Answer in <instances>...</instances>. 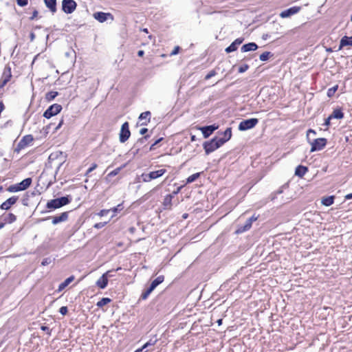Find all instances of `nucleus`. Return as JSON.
Here are the masks:
<instances>
[{
	"instance_id": "nucleus-1",
	"label": "nucleus",
	"mask_w": 352,
	"mask_h": 352,
	"mask_svg": "<svg viewBox=\"0 0 352 352\" xmlns=\"http://www.w3.org/2000/svg\"><path fill=\"white\" fill-rule=\"evenodd\" d=\"M71 201L72 198L69 196L51 199L47 202L46 208L50 210L57 209L69 204Z\"/></svg>"
},
{
	"instance_id": "nucleus-2",
	"label": "nucleus",
	"mask_w": 352,
	"mask_h": 352,
	"mask_svg": "<svg viewBox=\"0 0 352 352\" xmlns=\"http://www.w3.org/2000/svg\"><path fill=\"white\" fill-rule=\"evenodd\" d=\"M222 142L220 141L217 137L213 138L210 141L204 142L203 147L206 155L216 151L217 148L222 146Z\"/></svg>"
},
{
	"instance_id": "nucleus-3",
	"label": "nucleus",
	"mask_w": 352,
	"mask_h": 352,
	"mask_svg": "<svg viewBox=\"0 0 352 352\" xmlns=\"http://www.w3.org/2000/svg\"><path fill=\"white\" fill-rule=\"evenodd\" d=\"M166 173V169H160L155 171H151L148 173H142L141 175V178L143 182H150L153 179H157L162 177L164 174Z\"/></svg>"
},
{
	"instance_id": "nucleus-4",
	"label": "nucleus",
	"mask_w": 352,
	"mask_h": 352,
	"mask_svg": "<svg viewBox=\"0 0 352 352\" xmlns=\"http://www.w3.org/2000/svg\"><path fill=\"white\" fill-rule=\"evenodd\" d=\"M311 146V152H315L318 151H321L324 146H326L327 143V140L326 138H316L313 140H309L308 142Z\"/></svg>"
},
{
	"instance_id": "nucleus-5",
	"label": "nucleus",
	"mask_w": 352,
	"mask_h": 352,
	"mask_svg": "<svg viewBox=\"0 0 352 352\" xmlns=\"http://www.w3.org/2000/svg\"><path fill=\"white\" fill-rule=\"evenodd\" d=\"M258 123L257 118H250L241 121L239 124V130L241 131H247L254 128Z\"/></svg>"
},
{
	"instance_id": "nucleus-6",
	"label": "nucleus",
	"mask_w": 352,
	"mask_h": 352,
	"mask_svg": "<svg viewBox=\"0 0 352 352\" xmlns=\"http://www.w3.org/2000/svg\"><path fill=\"white\" fill-rule=\"evenodd\" d=\"M62 10L66 14H72L76 9L77 3L74 0H63Z\"/></svg>"
},
{
	"instance_id": "nucleus-7",
	"label": "nucleus",
	"mask_w": 352,
	"mask_h": 352,
	"mask_svg": "<svg viewBox=\"0 0 352 352\" xmlns=\"http://www.w3.org/2000/svg\"><path fill=\"white\" fill-rule=\"evenodd\" d=\"M62 110V106L59 104H53L50 106L43 113V116L46 118H50L57 115Z\"/></svg>"
},
{
	"instance_id": "nucleus-8",
	"label": "nucleus",
	"mask_w": 352,
	"mask_h": 352,
	"mask_svg": "<svg viewBox=\"0 0 352 352\" xmlns=\"http://www.w3.org/2000/svg\"><path fill=\"white\" fill-rule=\"evenodd\" d=\"M131 132L129 130V124L128 122L122 124L119 134V139L121 143L125 142L130 137Z\"/></svg>"
},
{
	"instance_id": "nucleus-9",
	"label": "nucleus",
	"mask_w": 352,
	"mask_h": 352,
	"mask_svg": "<svg viewBox=\"0 0 352 352\" xmlns=\"http://www.w3.org/2000/svg\"><path fill=\"white\" fill-rule=\"evenodd\" d=\"M33 140L34 138L32 135H26L23 136L16 145V147L14 148V152L19 153L22 149H23L28 144H30Z\"/></svg>"
},
{
	"instance_id": "nucleus-10",
	"label": "nucleus",
	"mask_w": 352,
	"mask_h": 352,
	"mask_svg": "<svg viewBox=\"0 0 352 352\" xmlns=\"http://www.w3.org/2000/svg\"><path fill=\"white\" fill-rule=\"evenodd\" d=\"M93 17L100 23H104L110 19L113 21V16L109 12H96L93 14Z\"/></svg>"
},
{
	"instance_id": "nucleus-11",
	"label": "nucleus",
	"mask_w": 352,
	"mask_h": 352,
	"mask_svg": "<svg viewBox=\"0 0 352 352\" xmlns=\"http://www.w3.org/2000/svg\"><path fill=\"white\" fill-rule=\"evenodd\" d=\"M111 270H109L103 274L96 281V285L100 289H104L108 284V278L111 276Z\"/></svg>"
},
{
	"instance_id": "nucleus-12",
	"label": "nucleus",
	"mask_w": 352,
	"mask_h": 352,
	"mask_svg": "<svg viewBox=\"0 0 352 352\" xmlns=\"http://www.w3.org/2000/svg\"><path fill=\"white\" fill-rule=\"evenodd\" d=\"M219 128V125L212 124L209 126H201L199 130L201 131L204 138H208L212 133Z\"/></svg>"
},
{
	"instance_id": "nucleus-13",
	"label": "nucleus",
	"mask_w": 352,
	"mask_h": 352,
	"mask_svg": "<svg viewBox=\"0 0 352 352\" xmlns=\"http://www.w3.org/2000/svg\"><path fill=\"white\" fill-rule=\"evenodd\" d=\"M300 10L301 8L300 6H294L282 11L280 13V16L283 19L288 18L294 14H297L298 12H300Z\"/></svg>"
},
{
	"instance_id": "nucleus-14",
	"label": "nucleus",
	"mask_w": 352,
	"mask_h": 352,
	"mask_svg": "<svg viewBox=\"0 0 352 352\" xmlns=\"http://www.w3.org/2000/svg\"><path fill=\"white\" fill-rule=\"evenodd\" d=\"M257 219H258L257 216H255V215L252 216L250 218L247 219V221H245L244 226L240 227L236 230V233H242V232H244L248 231V230H250V228L252 227V223L254 221H256Z\"/></svg>"
},
{
	"instance_id": "nucleus-15",
	"label": "nucleus",
	"mask_w": 352,
	"mask_h": 352,
	"mask_svg": "<svg viewBox=\"0 0 352 352\" xmlns=\"http://www.w3.org/2000/svg\"><path fill=\"white\" fill-rule=\"evenodd\" d=\"M17 200L18 197L12 196L8 198L7 200H6L4 202H3L0 206V208L1 210H8L11 208L12 206L16 204Z\"/></svg>"
},
{
	"instance_id": "nucleus-16",
	"label": "nucleus",
	"mask_w": 352,
	"mask_h": 352,
	"mask_svg": "<svg viewBox=\"0 0 352 352\" xmlns=\"http://www.w3.org/2000/svg\"><path fill=\"white\" fill-rule=\"evenodd\" d=\"M178 191H174L173 194H170L166 195L163 201V207L164 210H170L172 207V199L175 195H177Z\"/></svg>"
},
{
	"instance_id": "nucleus-17",
	"label": "nucleus",
	"mask_w": 352,
	"mask_h": 352,
	"mask_svg": "<svg viewBox=\"0 0 352 352\" xmlns=\"http://www.w3.org/2000/svg\"><path fill=\"white\" fill-rule=\"evenodd\" d=\"M243 41V38H238L235 41H234L228 47H227L225 51L227 53H231L237 50L238 46L240 45Z\"/></svg>"
},
{
	"instance_id": "nucleus-18",
	"label": "nucleus",
	"mask_w": 352,
	"mask_h": 352,
	"mask_svg": "<svg viewBox=\"0 0 352 352\" xmlns=\"http://www.w3.org/2000/svg\"><path fill=\"white\" fill-rule=\"evenodd\" d=\"M69 212H64L59 216H55L52 217V224L56 225L59 223L66 221L68 219Z\"/></svg>"
},
{
	"instance_id": "nucleus-19",
	"label": "nucleus",
	"mask_w": 352,
	"mask_h": 352,
	"mask_svg": "<svg viewBox=\"0 0 352 352\" xmlns=\"http://www.w3.org/2000/svg\"><path fill=\"white\" fill-rule=\"evenodd\" d=\"M44 3L52 14L56 12V0H44Z\"/></svg>"
},
{
	"instance_id": "nucleus-20",
	"label": "nucleus",
	"mask_w": 352,
	"mask_h": 352,
	"mask_svg": "<svg viewBox=\"0 0 352 352\" xmlns=\"http://www.w3.org/2000/svg\"><path fill=\"white\" fill-rule=\"evenodd\" d=\"M258 49V45L255 43H248L247 44L243 45L241 50L243 52H247L250 51H255Z\"/></svg>"
},
{
	"instance_id": "nucleus-21",
	"label": "nucleus",
	"mask_w": 352,
	"mask_h": 352,
	"mask_svg": "<svg viewBox=\"0 0 352 352\" xmlns=\"http://www.w3.org/2000/svg\"><path fill=\"white\" fill-rule=\"evenodd\" d=\"M345 46H352V36H344L341 38L339 50L342 49L343 47Z\"/></svg>"
},
{
	"instance_id": "nucleus-22",
	"label": "nucleus",
	"mask_w": 352,
	"mask_h": 352,
	"mask_svg": "<svg viewBox=\"0 0 352 352\" xmlns=\"http://www.w3.org/2000/svg\"><path fill=\"white\" fill-rule=\"evenodd\" d=\"M32 182V178L28 177V178L23 179L21 182L18 183L17 186L19 188L21 191L27 189L31 185Z\"/></svg>"
},
{
	"instance_id": "nucleus-23",
	"label": "nucleus",
	"mask_w": 352,
	"mask_h": 352,
	"mask_svg": "<svg viewBox=\"0 0 352 352\" xmlns=\"http://www.w3.org/2000/svg\"><path fill=\"white\" fill-rule=\"evenodd\" d=\"M223 135V138H218L220 141L222 142V144L223 145L226 142H228L232 137V129L227 128L226 131L222 133Z\"/></svg>"
},
{
	"instance_id": "nucleus-24",
	"label": "nucleus",
	"mask_w": 352,
	"mask_h": 352,
	"mask_svg": "<svg viewBox=\"0 0 352 352\" xmlns=\"http://www.w3.org/2000/svg\"><path fill=\"white\" fill-rule=\"evenodd\" d=\"M1 219L5 223H12L16 220V217L12 213H8L2 215Z\"/></svg>"
},
{
	"instance_id": "nucleus-25",
	"label": "nucleus",
	"mask_w": 352,
	"mask_h": 352,
	"mask_svg": "<svg viewBox=\"0 0 352 352\" xmlns=\"http://www.w3.org/2000/svg\"><path fill=\"white\" fill-rule=\"evenodd\" d=\"M308 171V168L306 166L298 165L295 170V175L299 177H302Z\"/></svg>"
},
{
	"instance_id": "nucleus-26",
	"label": "nucleus",
	"mask_w": 352,
	"mask_h": 352,
	"mask_svg": "<svg viewBox=\"0 0 352 352\" xmlns=\"http://www.w3.org/2000/svg\"><path fill=\"white\" fill-rule=\"evenodd\" d=\"M164 276L160 275L151 282L148 287L151 288V289L153 291L160 284H161L164 281Z\"/></svg>"
},
{
	"instance_id": "nucleus-27",
	"label": "nucleus",
	"mask_w": 352,
	"mask_h": 352,
	"mask_svg": "<svg viewBox=\"0 0 352 352\" xmlns=\"http://www.w3.org/2000/svg\"><path fill=\"white\" fill-rule=\"evenodd\" d=\"M150 116H151V112L148 111L142 113L139 116V120L140 121L144 120L145 121L143 122L141 124L142 125L147 124V123L149 122V121H150Z\"/></svg>"
},
{
	"instance_id": "nucleus-28",
	"label": "nucleus",
	"mask_w": 352,
	"mask_h": 352,
	"mask_svg": "<svg viewBox=\"0 0 352 352\" xmlns=\"http://www.w3.org/2000/svg\"><path fill=\"white\" fill-rule=\"evenodd\" d=\"M74 280V276H71L66 278L63 283H61L59 286L58 291L61 292L63 290L69 283H71Z\"/></svg>"
},
{
	"instance_id": "nucleus-29",
	"label": "nucleus",
	"mask_w": 352,
	"mask_h": 352,
	"mask_svg": "<svg viewBox=\"0 0 352 352\" xmlns=\"http://www.w3.org/2000/svg\"><path fill=\"white\" fill-rule=\"evenodd\" d=\"M330 118L342 119L344 118V113L340 109H334L332 113L329 116Z\"/></svg>"
},
{
	"instance_id": "nucleus-30",
	"label": "nucleus",
	"mask_w": 352,
	"mask_h": 352,
	"mask_svg": "<svg viewBox=\"0 0 352 352\" xmlns=\"http://www.w3.org/2000/svg\"><path fill=\"white\" fill-rule=\"evenodd\" d=\"M11 76H12L11 68L9 66H6L4 68L1 79L6 80V82H8L10 80Z\"/></svg>"
},
{
	"instance_id": "nucleus-31",
	"label": "nucleus",
	"mask_w": 352,
	"mask_h": 352,
	"mask_svg": "<svg viewBox=\"0 0 352 352\" xmlns=\"http://www.w3.org/2000/svg\"><path fill=\"white\" fill-rule=\"evenodd\" d=\"M334 201V196H329L327 197H324L322 199V204L325 206H330L333 204Z\"/></svg>"
},
{
	"instance_id": "nucleus-32",
	"label": "nucleus",
	"mask_w": 352,
	"mask_h": 352,
	"mask_svg": "<svg viewBox=\"0 0 352 352\" xmlns=\"http://www.w3.org/2000/svg\"><path fill=\"white\" fill-rule=\"evenodd\" d=\"M149 138V135H145L142 138H139L137 142H135V144H134L133 146V148H137V152L139 151V146H140V144H144L146 140L147 139Z\"/></svg>"
},
{
	"instance_id": "nucleus-33",
	"label": "nucleus",
	"mask_w": 352,
	"mask_h": 352,
	"mask_svg": "<svg viewBox=\"0 0 352 352\" xmlns=\"http://www.w3.org/2000/svg\"><path fill=\"white\" fill-rule=\"evenodd\" d=\"M58 93L57 91H50L46 94L45 98L48 101H51L54 100L57 96Z\"/></svg>"
},
{
	"instance_id": "nucleus-34",
	"label": "nucleus",
	"mask_w": 352,
	"mask_h": 352,
	"mask_svg": "<svg viewBox=\"0 0 352 352\" xmlns=\"http://www.w3.org/2000/svg\"><path fill=\"white\" fill-rule=\"evenodd\" d=\"M111 302V299L109 298H102L100 300H99L96 305L98 307H102L103 306H104L105 305L108 304L109 302Z\"/></svg>"
},
{
	"instance_id": "nucleus-35",
	"label": "nucleus",
	"mask_w": 352,
	"mask_h": 352,
	"mask_svg": "<svg viewBox=\"0 0 352 352\" xmlns=\"http://www.w3.org/2000/svg\"><path fill=\"white\" fill-rule=\"evenodd\" d=\"M121 169H122L121 167H118V168L114 169L113 170H112L111 172H110L106 177V179H108L109 177H112L117 175L120 172Z\"/></svg>"
},
{
	"instance_id": "nucleus-36",
	"label": "nucleus",
	"mask_w": 352,
	"mask_h": 352,
	"mask_svg": "<svg viewBox=\"0 0 352 352\" xmlns=\"http://www.w3.org/2000/svg\"><path fill=\"white\" fill-rule=\"evenodd\" d=\"M272 56L271 52H265L263 54H261L259 56V59L261 61H266L269 59L270 56Z\"/></svg>"
},
{
	"instance_id": "nucleus-37",
	"label": "nucleus",
	"mask_w": 352,
	"mask_h": 352,
	"mask_svg": "<svg viewBox=\"0 0 352 352\" xmlns=\"http://www.w3.org/2000/svg\"><path fill=\"white\" fill-rule=\"evenodd\" d=\"M200 173H195V174H192V175L189 176L188 178H187V183H192L193 182H195L199 176H200Z\"/></svg>"
},
{
	"instance_id": "nucleus-38",
	"label": "nucleus",
	"mask_w": 352,
	"mask_h": 352,
	"mask_svg": "<svg viewBox=\"0 0 352 352\" xmlns=\"http://www.w3.org/2000/svg\"><path fill=\"white\" fill-rule=\"evenodd\" d=\"M7 190L10 192H19V191H21L19 188L17 186V184H14V185H11L8 188H7Z\"/></svg>"
},
{
	"instance_id": "nucleus-39",
	"label": "nucleus",
	"mask_w": 352,
	"mask_h": 352,
	"mask_svg": "<svg viewBox=\"0 0 352 352\" xmlns=\"http://www.w3.org/2000/svg\"><path fill=\"white\" fill-rule=\"evenodd\" d=\"M153 292V290L151 289V288H148L146 291H144L142 295H141V298L142 300H146L148 296L150 295V294Z\"/></svg>"
},
{
	"instance_id": "nucleus-40",
	"label": "nucleus",
	"mask_w": 352,
	"mask_h": 352,
	"mask_svg": "<svg viewBox=\"0 0 352 352\" xmlns=\"http://www.w3.org/2000/svg\"><path fill=\"white\" fill-rule=\"evenodd\" d=\"M338 86L336 85L331 88H329L327 91V96L329 97H332L334 95V94L336 93V91L338 90Z\"/></svg>"
},
{
	"instance_id": "nucleus-41",
	"label": "nucleus",
	"mask_w": 352,
	"mask_h": 352,
	"mask_svg": "<svg viewBox=\"0 0 352 352\" xmlns=\"http://www.w3.org/2000/svg\"><path fill=\"white\" fill-rule=\"evenodd\" d=\"M157 342V340H152L151 339L149 341H148L146 343H145L142 346V349H146L150 346H153Z\"/></svg>"
},
{
	"instance_id": "nucleus-42",
	"label": "nucleus",
	"mask_w": 352,
	"mask_h": 352,
	"mask_svg": "<svg viewBox=\"0 0 352 352\" xmlns=\"http://www.w3.org/2000/svg\"><path fill=\"white\" fill-rule=\"evenodd\" d=\"M249 69V65L247 64L243 65L239 67V72L243 73Z\"/></svg>"
},
{
	"instance_id": "nucleus-43",
	"label": "nucleus",
	"mask_w": 352,
	"mask_h": 352,
	"mask_svg": "<svg viewBox=\"0 0 352 352\" xmlns=\"http://www.w3.org/2000/svg\"><path fill=\"white\" fill-rule=\"evenodd\" d=\"M216 74V71L214 69H212L205 76V80H208L210 78L214 76Z\"/></svg>"
},
{
	"instance_id": "nucleus-44",
	"label": "nucleus",
	"mask_w": 352,
	"mask_h": 352,
	"mask_svg": "<svg viewBox=\"0 0 352 352\" xmlns=\"http://www.w3.org/2000/svg\"><path fill=\"white\" fill-rule=\"evenodd\" d=\"M97 166H98L96 164H93L87 170L85 175L88 176L90 173H91L94 170H95L97 168Z\"/></svg>"
},
{
	"instance_id": "nucleus-45",
	"label": "nucleus",
	"mask_w": 352,
	"mask_h": 352,
	"mask_svg": "<svg viewBox=\"0 0 352 352\" xmlns=\"http://www.w3.org/2000/svg\"><path fill=\"white\" fill-rule=\"evenodd\" d=\"M67 311H68V309H67V307H65V306H63V307H61L60 308V309H59V312H60V314H62V315H63V316L66 315V314H67Z\"/></svg>"
},
{
	"instance_id": "nucleus-46",
	"label": "nucleus",
	"mask_w": 352,
	"mask_h": 352,
	"mask_svg": "<svg viewBox=\"0 0 352 352\" xmlns=\"http://www.w3.org/2000/svg\"><path fill=\"white\" fill-rule=\"evenodd\" d=\"M51 262H52V259L50 258H45L42 261L41 265L43 266H45V265L50 264Z\"/></svg>"
},
{
	"instance_id": "nucleus-47",
	"label": "nucleus",
	"mask_w": 352,
	"mask_h": 352,
	"mask_svg": "<svg viewBox=\"0 0 352 352\" xmlns=\"http://www.w3.org/2000/svg\"><path fill=\"white\" fill-rule=\"evenodd\" d=\"M123 209V206L122 204H118L116 207L111 208V211L113 212H117L118 211H120Z\"/></svg>"
},
{
	"instance_id": "nucleus-48",
	"label": "nucleus",
	"mask_w": 352,
	"mask_h": 352,
	"mask_svg": "<svg viewBox=\"0 0 352 352\" xmlns=\"http://www.w3.org/2000/svg\"><path fill=\"white\" fill-rule=\"evenodd\" d=\"M107 223V222H100V223H97L94 225V228H97V229H100L102 228H103L106 224Z\"/></svg>"
},
{
	"instance_id": "nucleus-49",
	"label": "nucleus",
	"mask_w": 352,
	"mask_h": 352,
	"mask_svg": "<svg viewBox=\"0 0 352 352\" xmlns=\"http://www.w3.org/2000/svg\"><path fill=\"white\" fill-rule=\"evenodd\" d=\"M16 3L19 6H25L28 4V0H16Z\"/></svg>"
},
{
	"instance_id": "nucleus-50",
	"label": "nucleus",
	"mask_w": 352,
	"mask_h": 352,
	"mask_svg": "<svg viewBox=\"0 0 352 352\" xmlns=\"http://www.w3.org/2000/svg\"><path fill=\"white\" fill-rule=\"evenodd\" d=\"M111 211V210H110V209L109 210H102L98 213V215H100V217H103V216L107 215Z\"/></svg>"
},
{
	"instance_id": "nucleus-51",
	"label": "nucleus",
	"mask_w": 352,
	"mask_h": 352,
	"mask_svg": "<svg viewBox=\"0 0 352 352\" xmlns=\"http://www.w3.org/2000/svg\"><path fill=\"white\" fill-rule=\"evenodd\" d=\"M331 120L332 119L330 118V116L325 119L324 122L322 125L326 127V129H327L328 127L329 126Z\"/></svg>"
},
{
	"instance_id": "nucleus-52",
	"label": "nucleus",
	"mask_w": 352,
	"mask_h": 352,
	"mask_svg": "<svg viewBox=\"0 0 352 352\" xmlns=\"http://www.w3.org/2000/svg\"><path fill=\"white\" fill-rule=\"evenodd\" d=\"M162 138H159L158 140H157L153 144H151V146H150V151H153L155 149V146L159 143L162 140Z\"/></svg>"
},
{
	"instance_id": "nucleus-53",
	"label": "nucleus",
	"mask_w": 352,
	"mask_h": 352,
	"mask_svg": "<svg viewBox=\"0 0 352 352\" xmlns=\"http://www.w3.org/2000/svg\"><path fill=\"white\" fill-rule=\"evenodd\" d=\"M41 329L43 331H46L48 335H51L52 330L47 326H41Z\"/></svg>"
},
{
	"instance_id": "nucleus-54",
	"label": "nucleus",
	"mask_w": 352,
	"mask_h": 352,
	"mask_svg": "<svg viewBox=\"0 0 352 352\" xmlns=\"http://www.w3.org/2000/svg\"><path fill=\"white\" fill-rule=\"evenodd\" d=\"M63 124V119H61L59 121V123L56 126H54V133L56 132L61 127Z\"/></svg>"
},
{
	"instance_id": "nucleus-55",
	"label": "nucleus",
	"mask_w": 352,
	"mask_h": 352,
	"mask_svg": "<svg viewBox=\"0 0 352 352\" xmlns=\"http://www.w3.org/2000/svg\"><path fill=\"white\" fill-rule=\"evenodd\" d=\"M310 134L316 135V132L314 129H311L307 131V139L308 142H309V140H310V138H309Z\"/></svg>"
},
{
	"instance_id": "nucleus-56",
	"label": "nucleus",
	"mask_w": 352,
	"mask_h": 352,
	"mask_svg": "<svg viewBox=\"0 0 352 352\" xmlns=\"http://www.w3.org/2000/svg\"><path fill=\"white\" fill-rule=\"evenodd\" d=\"M38 16V11L36 10H34L32 12V15L30 17V19L31 21L34 20Z\"/></svg>"
},
{
	"instance_id": "nucleus-57",
	"label": "nucleus",
	"mask_w": 352,
	"mask_h": 352,
	"mask_svg": "<svg viewBox=\"0 0 352 352\" xmlns=\"http://www.w3.org/2000/svg\"><path fill=\"white\" fill-rule=\"evenodd\" d=\"M284 186H283L282 187H280V189H278L277 191H276L274 192V196L272 198V200L274 199V198L276 197V196L278 194H281L283 192V188Z\"/></svg>"
},
{
	"instance_id": "nucleus-58",
	"label": "nucleus",
	"mask_w": 352,
	"mask_h": 352,
	"mask_svg": "<svg viewBox=\"0 0 352 352\" xmlns=\"http://www.w3.org/2000/svg\"><path fill=\"white\" fill-rule=\"evenodd\" d=\"M179 46L175 47V49L170 53V55H176L179 52Z\"/></svg>"
},
{
	"instance_id": "nucleus-59",
	"label": "nucleus",
	"mask_w": 352,
	"mask_h": 352,
	"mask_svg": "<svg viewBox=\"0 0 352 352\" xmlns=\"http://www.w3.org/2000/svg\"><path fill=\"white\" fill-rule=\"evenodd\" d=\"M148 131V129L146 128H142L140 130V133L141 135H144L147 133Z\"/></svg>"
},
{
	"instance_id": "nucleus-60",
	"label": "nucleus",
	"mask_w": 352,
	"mask_h": 352,
	"mask_svg": "<svg viewBox=\"0 0 352 352\" xmlns=\"http://www.w3.org/2000/svg\"><path fill=\"white\" fill-rule=\"evenodd\" d=\"M8 82H6V80H4V79H1L0 80V88L4 87L6 84H7Z\"/></svg>"
},
{
	"instance_id": "nucleus-61",
	"label": "nucleus",
	"mask_w": 352,
	"mask_h": 352,
	"mask_svg": "<svg viewBox=\"0 0 352 352\" xmlns=\"http://www.w3.org/2000/svg\"><path fill=\"white\" fill-rule=\"evenodd\" d=\"M4 109V104L2 101H0V113L3 111Z\"/></svg>"
},
{
	"instance_id": "nucleus-62",
	"label": "nucleus",
	"mask_w": 352,
	"mask_h": 352,
	"mask_svg": "<svg viewBox=\"0 0 352 352\" xmlns=\"http://www.w3.org/2000/svg\"><path fill=\"white\" fill-rule=\"evenodd\" d=\"M54 124L53 123H50L47 126H46V129L47 130H50L53 126H54Z\"/></svg>"
},
{
	"instance_id": "nucleus-63",
	"label": "nucleus",
	"mask_w": 352,
	"mask_h": 352,
	"mask_svg": "<svg viewBox=\"0 0 352 352\" xmlns=\"http://www.w3.org/2000/svg\"><path fill=\"white\" fill-rule=\"evenodd\" d=\"M144 54V52L143 50H139L138 52V56H143Z\"/></svg>"
},
{
	"instance_id": "nucleus-64",
	"label": "nucleus",
	"mask_w": 352,
	"mask_h": 352,
	"mask_svg": "<svg viewBox=\"0 0 352 352\" xmlns=\"http://www.w3.org/2000/svg\"><path fill=\"white\" fill-rule=\"evenodd\" d=\"M345 199H352V193H349L345 196Z\"/></svg>"
}]
</instances>
